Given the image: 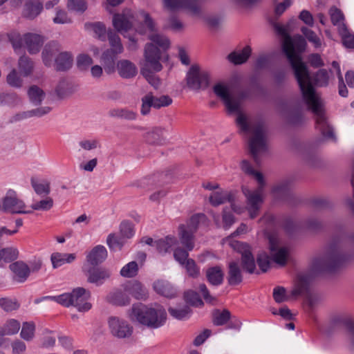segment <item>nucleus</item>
Here are the masks:
<instances>
[{"label": "nucleus", "mask_w": 354, "mask_h": 354, "mask_svg": "<svg viewBox=\"0 0 354 354\" xmlns=\"http://www.w3.org/2000/svg\"><path fill=\"white\" fill-rule=\"evenodd\" d=\"M168 132L165 129L155 127L146 133L145 140L152 145H162L167 137Z\"/></svg>", "instance_id": "obj_24"}, {"label": "nucleus", "mask_w": 354, "mask_h": 354, "mask_svg": "<svg viewBox=\"0 0 354 354\" xmlns=\"http://www.w3.org/2000/svg\"><path fill=\"white\" fill-rule=\"evenodd\" d=\"M10 268L14 274V279L20 283L24 282L30 274L28 266L22 261L12 263Z\"/></svg>", "instance_id": "obj_25"}, {"label": "nucleus", "mask_w": 354, "mask_h": 354, "mask_svg": "<svg viewBox=\"0 0 354 354\" xmlns=\"http://www.w3.org/2000/svg\"><path fill=\"white\" fill-rule=\"evenodd\" d=\"M141 243L155 246L157 251L160 254L168 252L171 247L177 243V239L174 236H167L164 239L157 241H153L151 237H143L141 239Z\"/></svg>", "instance_id": "obj_21"}, {"label": "nucleus", "mask_w": 354, "mask_h": 354, "mask_svg": "<svg viewBox=\"0 0 354 354\" xmlns=\"http://www.w3.org/2000/svg\"><path fill=\"white\" fill-rule=\"evenodd\" d=\"M209 74L207 71L201 70L198 66L190 67L187 74V84L194 90L205 88L208 86Z\"/></svg>", "instance_id": "obj_14"}, {"label": "nucleus", "mask_w": 354, "mask_h": 354, "mask_svg": "<svg viewBox=\"0 0 354 354\" xmlns=\"http://www.w3.org/2000/svg\"><path fill=\"white\" fill-rule=\"evenodd\" d=\"M111 276V272L105 268H93L88 272V279L91 283L102 284Z\"/></svg>", "instance_id": "obj_30"}, {"label": "nucleus", "mask_w": 354, "mask_h": 354, "mask_svg": "<svg viewBox=\"0 0 354 354\" xmlns=\"http://www.w3.org/2000/svg\"><path fill=\"white\" fill-rule=\"evenodd\" d=\"M15 50L24 46L30 54H36L39 52L44 39L37 33L28 32L22 37L17 32H12L8 35Z\"/></svg>", "instance_id": "obj_7"}, {"label": "nucleus", "mask_w": 354, "mask_h": 354, "mask_svg": "<svg viewBox=\"0 0 354 354\" xmlns=\"http://www.w3.org/2000/svg\"><path fill=\"white\" fill-rule=\"evenodd\" d=\"M329 15L333 24L337 26L338 28L340 26L344 24V15L339 9L332 7L329 10Z\"/></svg>", "instance_id": "obj_53"}, {"label": "nucleus", "mask_w": 354, "mask_h": 354, "mask_svg": "<svg viewBox=\"0 0 354 354\" xmlns=\"http://www.w3.org/2000/svg\"><path fill=\"white\" fill-rule=\"evenodd\" d=\"M2 208L5 212L15 214H29L31 210H26L24 202L18 198L15 191L10 189L2 199Z\"/></svg>", "instance_id": "obj_16"}, {"label": "nucleus", "mask_w": 354, "mask_h": 354, "mask_svg": "<svg viewBox=\"0 0 354 354\" xmlns=\"http://www.w3.org/2000/svg\"><path fill=\"white\" fill-rule=\"evenodd\" d=\"M54 202L52 198L48 196L44 199L39 201H35L31 205V208L33 210L38 211H48L53 206Z\"/></svg>", "instance_id": "obj_50"}, {"label": "nucleus", "mask_w": 354, "mask_h": 354, "mask_svg": "<svg viewBox=\"0 0 354 354\" xmlns=\"http://www.w3.org/2000/svg\"><path fill=\"white\" fill-rule=\"evenodd\" d=\"M138 272V266L136 261H131L126 264L120 270V274L124 277H133Z\"/></svg>", "instance_id": "obj_51"}, {"label": "nucleus", "mask_w": 354, "mask_h": 354, "mask_svg": "<svg viewBox=\"0 0 354 354\" xmlns=\"http://www.w3.org/2000/svg\"><path fill=\"white\" fill-rule=\"evenodd\" d=\"M107 323L111 334L115 337L127 338L133 333V326L123 318L111 316L108 319Z\"/></svg>", "instance_id": "obj_12"}, {"label": "nucleus", "mask_w": 354, "mask_h": 354, "mask_svg": "<svg viewBox=\"0 0 354 354\" xmlns=\"http://www.w3.org/2000/svg\"><path fill=\"white\" fill-rule=\"evenodd\" d=\"M268 239L270 257L272 261L280 266L286 265L290 256V248L282 245L278 238L274 236H270Z\"/></svg>", "instance_id": "obj_15"}, {"label": "nucleus", "mask_w": 354, "mask_h": 354, "mask_svg": "<svg viewBox=\"0 0 354 354\" xmlns=\"http://www.w3.org/2000/svg\"><path fill=\"white\" fill-rule=\"evenodd\" d=\"M107 300L117 306H126L130 302V297L128 292L124 290V284L121 288L111 292L107 296Z\"/></svg>", "instance_id": "obj_22"}, {"label": "nucleus", "mask_w": 354, "mask_h": 354, "mask_svg": "<svg viewBox=\"0 0 354 354\" xmlns=\"http://www.w3.org/2000/svg\"><path fill=\"white\" fill-rule=\"evenodd\" d=\"M110 114L113 117L120 118L125 120H133L136 118V113L127 109H115L111 111Z\"/></svg>", "instance_id": "obj_48"}, {"label": "nucleus", "mask_w": 354, "mask_h": 354, "mask_svg": "<svg viewBox=\"0 0 354 354\" xmlns=\"http://www.w3.org/2000/svg\"><path fill=\"white\" fill-rule=\"evenodd\" d=\"M206 217L203 214H197L193 215L186 225L181 224L178 227V235L181 243L185 247L186 250L175 248L178 244L173 245L169 252L174 250V257L176 261L180 265H184L185 261L188 259V251L193 250L194 247V234L196 231L199 225L202 222H205ZM177 243H178L177 241Z\"/></svg>", "instance_id": "obj_4"}, {"label": "nucleus", "mask_w": 354, "mask_h": 354, "mask_svg": "<svg viewBox=\"0 0 354 354\" xmlns=\"http://www.w3.org/2000/svg\"><path fill=\"white\" fill-rule=\"evenodd\" d=\"M340 260L339 250L331 247L322 256L313 260V266L316 270H330L337 266Z\"/></svg>", "instance_id": "obj_13"}, {"label": "nucleus", "mask_w": 354, "mask_h": 354, "mask_svg": "<svg viewBox=\"0 0 354 354\" xmlns=\"http://www.w3.org/2000/svg\"><path fill=\"white\" fill-rule=\"evenodd\" d=\"M151 43L147 44L145 48V60L141 68V74L155 88H158L160 80L154 74L162 69L161 60H166L168 55L165 51L169 47V41L164 35L152 32L149 36Z\"/></svg>", "instance_id": "obj_3"}, {"label": "nucleus", "mask_w": 354, "mask_h": 354, "mask_svg": "<svg viewBox=\"0 0 354 354\" xmlns=\"http://www.w3.org/2000/svg\"><path fill=\"white\" fill-rule=\"evenodd\" d=\"M309 286V278L306 275L299 274L294 283L290 295L283 287H277L273 290V297L276 302L281 303L290 298L295 299L307 292Z\"/></svg>", "instance_id": "obj_8"}, {"label": "nucleus", "mask_w": 354, "mask_h": 354, "mask_svg": "<svg viewBox=\"0 0 354 354\" xmlns=\"http://www.w3.org/2000/svg\"><path fill=\"white\" fill-rule=\"evenodd\" d=\"M276 30L283 37L282 48L294 71L302 93L303 99L316 117V127L325 138L333 137V130L328 124L322 111V104L319 95L315 93L312 79L307 66L302 62L300 53L306 47V41L301 35L291 38L288 34V26H276Z\"/></svg>", "instance_id": "obj_1"}, {"label": "nucleus", "mask_w": 354, "mask_h": 354, "mask_svg": "<svg viewBox=\"0 0 354 354\" xmlns=\"http://www.w3.org/2000/svg\"><path fill=\"white\" fill-rule=\"evenodd\" d=\"M250 46H245L242 50L231 53L228 55V59L234 64H241L247 61L251 54Z\"/></svg>", "instance_id": "obj_33"}, {"label": "nucleus", "mask_w": 354, "mask_h": 354, "mask_svg": "<svg viewBox=\"0 0 354 354\" xmlns=\"http://www.w3.org/2000/svg\"><path fill=\"white\" fill-rule=\"evenodd\" d=\"M242 170L252 176L257 183L259 187L255 190H250L247 187H243V192L247 199V209L248 210L251 218H255L258 214L261 205L263 201V186L265 185L263 175L255 171L251 166L250 163L247 160H243L241 162Z\"/></svg>", "instance_id": "obj_5"}, {"label": "nucleus", "mask_w": 354, "mask_h": 354, "mask_svg": "<svg viewBox=\"0 0 354 354\" xmlns=\"http://www.w3.org/2000/svg\"><path fill=\"white\" fill-rule=\"evenodd\" d=\"M19 256V251L16 248L8 247L1 248L0 247V259L2 263L11 262L17 259Z\"/></svg>", "instance_id": "obj_42"}, {"label": "nucleus", "mask_w": 354, "mask_h": 354, "mask_svg": "<svg viewBox=\"0 0 354 354\" xmlns=\"http://www.w3.org/2000/svg\"><path fill=\"white\" fill-rule=\"evenodd\" d=\"M92 64V58L86 54H80L77 57V66L80 70L88 68Z\"/></svg>", "instance_id": "obj_62"}, {"label": "nucleus", "mask_w": 354, "mask_h": 354, "mask_svg": "<svg viewBox=\"0 0 354 354\" xmlns=\"http://www.w3.org/2000/svg\"><path fill=\"white\" fill-rule=\"evenodd\" d=\"M153 288L158 294L167 297H172L176 295V290L167 281H156L153 284Z\"/></svg>", "instance_id": "obj_32"}, {"label": "nucleus", "mask_w": 354, "mask_h": 354, "mask_svg": "<svg viewBox=\"0 0 354 354\" xmlns=\"http://www.w3.org/2000/svg\"><path fill=\"white\" fill-rule=\"evenodd\" d=\"M171 102V98L167 95L156 97L151 93L147 94L142 99L141 113L142 115H147L149 113L151 107L158 109L162 106H167Z\"/></svg>", "instance_id": "obj_18"}, {"label": "nucleus", "mask_w": 354, "mask_h": 354, "mask_svg": "<svg viewBox=\"0 0 354 354\" xmlns=\"http://www.w3.org/2000/svg\"><path fill=\"white\" fill-rule=\"evenodd\" d=\"M290 190L287 183H281L274 187L272 194L277 198H283L289 194Z\"/></svg>", "instance_id": "obj_52"}, {"label": "nucleus", "mask_w": 354, "mask_h": 354, "mask_svg": "<svg viewBox=\"0 0 354 354\" xmlns=\"http://www.w3.org/2000/svg\"><path fill=\"white\" fill-rule=\"evenodd\" d=\"M133 15L130 10H125L121 14H115L113 17V26L120 32L124 35V37H129L131 44L129 48L131 50H135L136 46L137 39L135 37H130L126 35L131 29L132 26Z\"/></svg>", "instance_id": "obj_11"}, {"label": "nucleus", "mask_w": 354, "mask_h": 354, "mask_svg": "<svg viewBox=\"0 0 354 354\" xmlns=\"http://www.w3.org/2000/svg\"><path fill=\"white\" fill-rule=\"evenodd\" d=\"M184 297L186 302L192 306H201L203 305L202 299L200 298L198 295L193 290H188L185 292Z\"/></svg>", "instance_id": "obj_58"}, {"label": "nucleus", "mask_w": 354, "mask_h": 354, "mask_svg": "<svg viewBox=\"0 0 354 354\" xmlns=\"http://www.w3.org/2000/svg\"><path fill=\"white\" fill-rule=\"evenodd\" d=\"M164 6L171 11L185 9L194 15L199 12L196 0H164Z\"/></svg>", "instance_id": "obj_20"}, {"label": "nucleus", "mask_w": 354, "mask_h": 354, "mask_svg": "<svg viewBox=\"0 0 354 354\" xmlns=\"http://www.w3.org/2000/svg\"><path fill=\"white\" fill-rule=\"evenodd\" d=\"M30 183L34 191L39 195H48L50 192V183L47 179L32 177Z\"/></svg>", "instance_id": "obj_31"}, {"label": "nucleus", "mask_w": 354, "mask_h": 354, "mask_svg": "<svg viewBox=\"0 0 354 354\" xmlns=\"http://www.w3.org/2000/svg\"><path fill=\"white\" fill-rule=\"evenodd\" d=\"M67 7L70 10L83 12L86 10L87 4L84 0H68Z\"/></svg>", "instance_id": "obj_59"}, {"label": "nucleus", "mask_w": 354, "mask_h": 354, "mask_svg": "<svg viewBox=\"0 0 354 354\" xmlns=\"http://www.w3.org/2000/svg\"><path fill=\"white\" fill-rule=\"evenodd\" d=\"M21 76L22 75L21 74L19 75L16 69H12L7 75L6 79L8 84L12 87H21L23 84V80Z\"/></svg>", "instance_id": "obj_54"}, {"label": "nucleus", "mask_w": 354, "mask_h": 354, "mask_svg": "<svg viewBox=\"0 0 354 354\" xmlns=\"http://www.w3.org/2000/svg\"><path fill=\"white\" fill-rule=\"evenodd\" d=\"M315 84L317 86H326L328 82V74L326 70H319L315 76Z\"/></svg>", "instance_id": "obj_64"}, {"label": "nucleus", "mask_w": 354, "mask_h": 354, "mask_svg": "<svg viewBox=\"0 0 354 354\" xmlns=\"http://www.w3.org/2000/svg\"><path fill=\"white\" fill-rule=\"evenodd\" d=\"M59 50V46L55 42L46 44L42 51V59L46 66H50L55 53Z\"/></svg>", "instance_id": "obj_34"}, {"label": "nucleus", "mask_w": 354, "mask_h": 354, "mask_svg": "<svg viewBox=\"0 0 354 354\" xmlns=\"http://www.w3.org/2000/svg\"><path fill=\"white\" fill-rule=\"evenodd\" d=\"M206 277L211 284L218 286L223 282V272L219 266H214L207 270Z\"/></svg>", "instance_id": "obj_35"}, {"label": "nucleus", "mask_w": 354, "mask_h": 354, "mask_svg": "<svg viewBox=\"0 0 354 354\" xmlns=\"http://www.w3.org/2000/svg\"><path fill=\"white\" fill-rule=\"evenodd\" d=\"M338 32L341 36L344 46L346 48H354V33L350 31L345 24L339 27Z\"/></svg>", "instance_id": "obj_38"}, {"label": "nucleus", "mask_w": 354, "mask_h": 354, "mask_svg": "<svg viewBox=\"0 0 354 354\" xmlns=\"http://www.w3.org/2000/svg\"><path fill=\"white\" fill-rule=\"evenodd\" d=\"M18 67L21 75L23 77H27L32 71L33 64L29 57L21 56L19 59Z\"/></svg>", "instance_id": "obj_44"}, {"label": "nucleus", "mask_w": 354, "mask_h": 354, "mask_svg": "<svg viewBox=\"0 0 354 354\" xmlns=\"http://www.w3.org/2000/svg\"><path fill=\"white\" fill-rule=\"evenodd\" d=\"M234 197L231 192L218 189L213 192L209 198V201L213 206H218L225 203L227 201L231 203L232 208L236 214H241L245 211V207L237 206L233 201Z\"/></svg>", "instance_id": "obj_17"}, {"label": "nucleus", "mask_w": 354, "mask_h": 354, "mask_svg": "<svg viewBox=\"0 0 354 354\" xmlns=\"http://www.w3.org/2000/svg\"><path fill=\"white\" fill-rule=\"evenodd\" d=\"M76 259L75 254L55 252L50 255V261L54 269H57L66 263H71Z\"/></svg>", "instance_id": "obj_27"}, {"label": "nucleus", "mask_w": 354, "mask_h": 354, "mask_svg": "<svg viewBox=\"0 0 354 354\" xmlns=\"http://www.w3.org/2000/svg\"><path fill=\"white\" fill-rule=\"evenodd\" d=\"M118 73L120 77L129 79L137 75L138 69L136 66L128 59H121L116 64Z\"/></svg>", "instance_id": "obj_23"}, {"label": "nucleus", "mask_w": 354, "mask_h": 354, "mask_svg": "<svg viewBox=\"0 0 354 354\" xmlns=\"http://www.w3.org/2000/svg\"><path fill=\"white\" fill-rule=\"evenodd\" d=\"M57 69L65 71L69 69L73 64V57L68 52H63L59 54L55 59Z\"/></svg>", "instance_id": "obj_37"}, {"label": "nucleus", "mask_w": 354, "mask_h": 354, "mask_svg": "<svg viewBox=\"0 0 354 354\" xmlns=\"http://www.w3.org/2000/svg\"><path fill=\"white\" fill-rule=\"evenodd\" d=\"M214 92L223 102L227 111L236 113V122L241 133L248 135L249 147L257 164L259 158L267 151V136L262 122L252 123L242 111L243 97L234 96L232 93L231 86L228 83L219 82L214 85Z\"/></svg>", "instance_id": "obj_2"}, {"label": "nucleus", "mask_w": 354, "mask_h": 354, "mask_svg": "<svg viewBox=\"0 0 354 354\" xmlns=\"http://www.w3.org/2000/svg\"><path fill=\"white\" fill-rule=\"evenodd\" d=\"M91 295L83 288H77L73 290V306L80 312L88 311L92 305L88 302Z\"/></svg>", "instance_id": "obj_19"}, {"label": "nucleus", "mask_w": 354, "mask_h": 354, "mask_svg": "<svg viewBox=\"0 0 354 354\" xmlns=\"http://www.w3.org/2000/svg\"><path fill=\"white\" fill-rule=\"evenodd\" d=\"M28 96L31 103L38 105L41 103L46 97L44 91L37 86H32L28 90Z\"/></svg>", "instance_id": "obj_40"}, {"label": "nucleus", "mask_w": 354, "mask_h": 354, "mask_svg": "<svg viewBox=\"0 0 354 354\" xmlns=\"http://www.w3.org/2000/svg\"><path fill=\"white\" fill-rule=\"evenodd\" d=\"M228 283L230 285H238L242 281L241 270L236 262H231L229 264Z\"/></svg>", "instance_id": "obj_36"}, {"label": "nucleus", "mask_w": 354, "mask_h": 354, "mask_svg": "<svg viewBox=\"0 0 354 354\" xmlns=\"http://www.w3.org/2000/svg\"><path fill=\"white\" fill-rule=\"evenodd\" d=\"M301 31L306 39H308V41L311 43L315 48H317L321 47L322 40L314 31L307 27H302L301 28Z\"/></svg>", "instance_id": "obj_46"}, {"label": "nucleus", "mask_w": 354, "mask_h": 354, "mask_svg": "<svg viewBox=\"0 0 354 354\" xmlns=\"http://www.w3.org/2000/svg\"><path fill=\"white\" fill-rule=\"evenodd\" d=\"M230 319V313L227 310H216L213 314V323L216 326H222Z\"/></svg>", "instance_id": "obj_49"}, {"label": "nucleus", "mask_w": 354, "mask_h": 354, "mask_svg": "<svg viewBox=\"0 0 354 354\" xmlns=\"http://www.w3.org/2000/svg\"><path fill=\"white\" fill-rule=\"evenodd\" d=\"M35 324L32 322H24L22 324L21 337L24 340L30 341L35 335Z\"/></svg>", "instance_id": "obj_47"}, {"label": "nucleus", "mask_w": 354, "mask_h": 354, "mask_svg": "<svg viewBox=\"0 0 354 354\" xmlns=\"http://www.w3.org/2000/svg\"><path fill=\"white\" fill-rule=\"evenodd\" d=\"M0 306L6 311L10 312L17 310L19 304L16 299L2 298L0 299Z\"/></svg>", "instance_id": "obj_60"}, {"label": "nucleus", "mask_w": 354, "mask_h": 354, "mask_svg": "<svg viewBox=\"0 0 354 354\" xmlns=\"http://www.w3.org/2000/svg\"><path fill=\"white\" fill-rule=\"evenodd\" d=\"M47 298L54 300L57 303L66 307L73 306V292L71 293H64L58 296L48 297Z\"/></svg>", "instance_id": "obj_55"}, {"label": "nucleus", "mask_w": 354, "mask_h": 354, "mask_svg": "<svg viewBox=\"0 0 354 354\" xmlns=\"http://www.w3.org/2000/svg\"><path fill=\"white\" fill-rule=\"evenodd\" d=\"M41 345L44 348L53 347L55 344L56 337L53 331L45 329L43 331Z\"/></svg>", "instance_id": "obj_57"}, {"label": "nucleus", "mask_w": 354, "mask_h": 354, "mask_svg": "<svg viewBox=\"0 0 354 354\" xmlns=\"http://www.w3.org/2000/svg\"><path fill=\"white\" fill-rule=\"evenodd\" d=\"M88 29L91 30L95 35L100 39V40H105L106 34L108 35V32L109 31H106V27L104 24L102 22H95L91 23L86 25Z\"/></svg>", "instance_id": "obj_43"}, {"label": "nucleus", "mask_w": 354, "mask_h": 354, "mask_svg": "<svg viewBox=\"0 0 354 354\" xmlns=\"http://www.w3.org/2000/svg\"><path fill=\"white\" fill-rule=\"evenodd\" d=\"M51 109L49 106H42L32 111H24L21 113L17 114L15 116V120H20L33 116L41 117L44 115L48 114L50 111Z\"/></svg>", "instance_id": "obj_39"}, {"label": "nucleus", "mask_w": 354, "mask_h": 354, "mask_svg": "<svg viewBox=\"0 0 354 354\" xmlns=\"http://www.w3.org/2000/svg\"><path fill=\"white\" fill-rule=\"evenodd\" d=\"M80 151H91L97 149L99 147V141L96 139H83L78 142Z\"/></svg>", "instance_id": "obj_61"}, {"label": "nucleus", "mask_w": 354, "mask_h": 354, "mask_svg": "<svg viewBox=\"0 0 354 354\" xmlns=\"http://www.w3.org/2000/svg\"><path fill=\"white\" fill-rule=\"evenodd\" d=\"M20 323L14 319L8 320L3 326H0V337L12 335L19 332Z\"/></svg>", "instance_id": "obj_41"}, {"label": "nucleus", "mask_w": 354, "mask_h": 354, "mask_svg": "<svg viewBox=\"0 0 354 354\" xmlns=\"http://www.w3.org/2000/svg\"><path fill=\"white\" fill-rule=\"evenodd\" d=\"M129 317L142 325L158 328L165 323L167 313L165 308L159 305L148 307L142 304H136L133 305Z\"/></svg>", "instance_id": "obj_6"}, {"label": "nucleus", "mask_w": 354, "mask_h": 354, "mask_svg": "<svg viewBox=\"0 0 354 354\" xmlns=\"http://www.w3.org/2000/svg\"><path fill=\"white\" fill-rule=\"evenodd\" d=\"M124 239L122 234L116 235L115 234H111L108 236L106 243L111 250H120L124 244Z\"/></svg>", "instance_id": "obj_45"}, {"label": "nucleus", "mask_w": 354, "mask_h": 354, "mask_svg": "<svg viewBox=\"0 0 354 354\" xmlns=\"http://www.w3.org/2000/svg\"><path fill=\"white\" fill-rule=\"evenodd\" d=\"M169 312L173 317L178 319H185L191 314V310L187 306H185L183 308H169Z\"/></svg>", "instance_id": "obj_56"}, {"label": "nucleus", "mask_w": 354, "mask_h": 354, "mask_svg": "<svg viewBox=\"0 0 354 354\" xmlns=\"http://www.w3.org/2000/svg\"><path fill=\"white\" fill-rule=\"evenodd\" d=\"M43 4L38 0H30L24 6L23 15L28 19H34L41 12Z\"/></svg>", "instance_id": "obj_29"}, {"label": "nucleus", "mask_w": 354, "mask_h": 354, "mask_svg": "<svg viewBox=\"0 0 354 354\" xmlns=\"http://www.w3.org/2000/svg\"><path fill=\"white\" fill-rule=\"evenodd\" d=\"M106 257V249L103 245H98L94 247L87 254L86 260L90 264L96 266L103 262Z\"/></svg>", "instance_id": "obj_28"}, {"label": "nucleus", "mask_w": 354, "mask_h": 354, "mask_svg": "<svg viewBox=\"0 0 354 354\" xmlns=\"http://www.w3.org/2000/svg\"><path fill=\"white\" fill-rule=\"evenodd\" d=\"M223 244L227 245L233 250L241 254V262L243 268L249 273H253L256 269L254 257L251 252L250 247L245 243L232 240L231 237H227L223 240Z\"/></svg>", "instance_id": "obj_10"}, {"label": "nucleus", "mask_w": 354, "mask_h": 354, "mask_svg": "<svg viewBox=\"0 0 354 354\" xmlns=\"http://www.w3.org/2000/svg\"><path fill=\"white\" fill-rule=\"evenodd\" d=\"M108 39L111 48L104 52L102 55V60L104 62L105 72L110 74L115 71L113 59L116 55L123 52V46L119 36L111 30L108 32Z\"/></svg>", "instance_id": "obj_9"}, {"label": "nucleus", "mask_w": 354, "mask_h": 354, "mask_svg": "<svg viewBox=\"0 0 354 354\" xmlns=\"http://www.w3.org/2000/svg\"><path fill=\"white\" fill-rule=\"evenodd\" d=\"M120 234L126 239H130L134 235L133 225L127 221H124L120 224Z\"/></svg>", "instance_id": "obj_63"}, {"label": "nucleus", "mask_w": 354, "mask_h": 354, "mask_svg": "<svg viewBox=\"0 0 354 354\" xmlns=\"http://www.w3.org/2000/svg\"><path fill=\"white\" fill-rule=\"evenodd\" d=\"M124 290L137 299H145L147 297L146 288L138 281H129L124 284Z\"/></svg>", "instance_id": "obj_26"}]
</instances>
